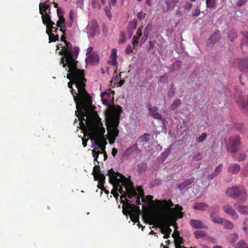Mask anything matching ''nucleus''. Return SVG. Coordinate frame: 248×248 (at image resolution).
Masks as SVG:
<instances>
[{"mask_svg":"<svg viewBox=\"0 0 248 248\" xmlns=\"http://www.w3.org/2000/svg\"><path fill=\"white\" fill-rule=\"evenodd\" d=\"M223 168V165L222 164H220L215 169L214 173V176H217L220 172L221 171Z\"/></svg>","mask_w":248,"mask_h":248,"instance_id":"45","label":"nucleus"},{"mask_svg":"<svg viewBox=\"0 0 248 248\" xmlns=\"http://www.w3.org/2000/svg\"><path fill=\"white\" fill-rule=\"evenodd\" d=\"M155 202L158 204H161L163 206L166 208H170L174 206L173 202L171 200L166 201V200H156Z\"/></svg>","mask_w":248,"mask_h":248,"instance_id":"24","label":"nucleus"},{"mask_svg":"<svg viewBox=\"0 0 248 248\" xmlns=\"http://www.w3.org/2000/svg\"><path fill=\"white\" fill-rule=\"evenodd\" d=\"M202 154L199 153L194 156L193 159L197 161H200L202 158Z\"/></svg>","mask_w":248,"mask_h":248,"instance_id":"51","label":"nucleus"},{"mask_svg":"<svg viewBox=\"0 0 248 248\" xmlns=\"http://www.w3.org/2000/svg\"><path fill=\"white\" fill-rule=\"evenodd\" d=\"M110 182H115L118 184L121 183L125 188L128 193V197L132 199L134 197L136 198V203L137 204H140V199L141 198L142 202L147 203L146 201L144 198V192L143 189L141 187H137V191L139 193L138 195L135 190V187L133 186V183L131 180L126 178L122 174L118 172H116L113 170H111Z\"/></svg>","mask_w":248,"mask_h":248,"instance_id":"3","label":"nucleus"},{"mask_svg":"<svg viewBox=\"0 0 248 248\" xmlns=\"http://www.w3.org/2000/svg\"><path fill=\"white\" fill-rule=\"evenodd\" d=\"M117 49L113 48L111 50V54L110 55L109 63L112 66H115L117 64Z\"/></svg>","mask_w":248,"mask_h":248,"instance_id":"23","label":"nucleus"},{"mask_svg":"<svg viewBox=\"0 0 248 248\" xmlns=\"http://www.w3.org/2000/svg\"><path fill=\"white\" fill-rule=\"evenodd\" d=\"M142 26H141V27H140L137 32H136V34L135 35H134L133 36V38H134V39H138L139 40L141 36L142 35Z\"/></svg>","mask_w":248,"mask_h":248,"instance_id":"41","label":"nucleus"},{"mask_svg":"<svg viewBox=\"0 0 248 248\" xmlns=\"http://www.w3.org/2000/svg\"><path fill=\"white\" fill-rule=\"evenodd\" d=\"M65 46L62 47L59 54L63 55L61 59L62 67L67 65L68 73L66 78L70 80L68 87L73 96L77 109L80 106L85 111L92 107V101L90 94L85 89L87 80L85 77V71L78 66L76 60L79 53L78 47H73L71 44L65 41Z\"/></svg>","mask_w":248,"mask_h":248,"instance_id":"1","label":"nucleus"},{"mask_svg":"<svg viewBox=\"0 0 248 248\" xmlns=\"http://www.w3.org/2000/svg\"><path fill=\"white\" fill-rule=\"evenodd\" d=\"M174 242L175 246L178 245H182L184 244V239L182 237L178 236V238H174Z\"/></svg>","mask_w":248,"mask_h":248,"instance_id":"42","label":"nucleus"},{"mask_svg":"<svg viewBox=\"0 0 248 248\" xmlns=\"http://www.w3.org/2000/svg\"><path fill=\"white\" fill-rule=\"evenodd\" d=\"M60 28V31H62L63 34L65 33V30H66V26L65 25H62L61 27H59Z\"/></svg>","mask_w":248,"mask_h":248,"instance_id":"62","label":"nucleus"},{"mask_svg":"<svg viewBox=\"0 0 248 248\" xmlns=\"http://www.w3.org/2000/svg\"><path fill=\"white\" fill-rule=\"evenodd\" d=\"M94 179L95 180H98L100 185H104L105 181V176L101 173H99L97 175H94Z\"/></svg>","mask_w":248,"mask_h":248,"instance_id":"30","label":"nucleus"},{"mask_svg":"<svg viewBox=\"0 0 248 248\" xmlns=\"http://www.w3.org/2000/svg\"><path fill=\"white\" fill-rule=\"evenodd\" d=\"M179 2V0H168L166 1V9L167 11L173 9L176 4Z\"/></svg>","mask_w":248,"mask_h":248,"instance_id":"26","label":"nucleus"},{"mask_svg":"<svg viewBox=\"0 0 248 248\" xmlns=\"http://www.w3.org/2000/svg\"><path fill=\"white\" fill-rule=\"evenodd\" d=\"M244 227H243V230L245 231V233L248 235V218L245 220L244 222Z\"/></svg>","mask_w":248,"mask_h":248,"instance_id":"49","label":"nucleus"},{"mask_svg":"<svg viewBox=\"0 0 248 248\" xmlns=\"http://www.w3.org/2000/svg\"><path fill=\"white\" fill-rule=\"evenodd\" d=\"M146 108L148 110L149 115L154 118L155 119L162 120V115L157 112L158 108L155 106H152L150 103L146 104Z\"/></svg>","mask_w":248,"mask_h":248,"instance_id":"9","label":"nucleus"},{"mask_svg":"<svg viewBox=\"0 0 248 248\" xmlns=\"http://www.w3.org/2000/svg\"><path fill=\"white\" fill-rule=\"evenodd\" d=\"M234 63L237 64V67L240 71L248 75V60L247 59H236Z\"/></svg>","mask_w":248,"mask_h":248,"instance_id":"11","label":"nucleus"},{"mask_svg":"<svg viewBox=\"0 0 248 248\" xmlns=\"http://www.w3.org/2000/svg\"><path fill=\"white\" fill-rule=\"evenodd\" d=\"M241 35L242 36V39L240 44V47L241 49L243 50L244 46H248V31H242Z\"/></svg>","mask_w":248,"mask_h":248,"instance_id":"22","label":"nucleus"},{"mask_svg":"<svg viewBox=\"0 0 248 248\" xmlns=\"http://www.w3.org/2000/svg\"><path fill=\"white\" fill-rule=\"evenodd\" d=\"M145 17V14H144L143 12H140L138 13L137 17L139 20H141L142 19H144Z\"/></svg>","mask_w":248,"mask_h":248,"instance_id":"55","label":"nucleus"},{"mask_svg":"<svg viewBox=\"0 0 248 248\" xmlns=\"http://www.w3.org/2000/svg\"><path fill=\"white\" fill-rule=\"evenodd\" d=\"M235 208L240 214L243 215L248 214V206L241 205H239L238 207L235 206Z\"/></svg>","mask_w":248,"mask_h":248,"instance_id":"31","label":"nucleus"},{"mask_svg":"<svg viewBox=\"0 0 248 248\" xmlns=\"http://www.w3.org/2000/svg\"><path fill=\"white\" fill-rule=\"evenodd\" d=\"M237 37V33L235 30L232 29L229 31L228 37L231 42H232Z\"/></svg>","mask_w":248,"mask_h":248,"instance_id":"29","label":"nucleus"},{"mask_svg":"<svg viewBox=\"0 0 248 248\" xmlns=\"http://www.w3.org/2000/svg\"><path fill=\"white\" fill-rule=\"evenodd\" d=\"M139 42V40L138 39H134V38H133L132 39V45L134 47H135L136 45H138Z\"/></svg>","mask_w":248,"mask_h":248,"instance_id":"63","label":"nucleus"},{"mask_svg":"<svg viewBox=\"0 0 248 248\" xmlns=\"http://www.w3.org/2000/svg\"><path fill=\"white\" fill-rule=\"evenodd\" d=\"M83 119L85 121L86 124L85 125L82 123L84 133L87 134L90 138L94 140L95 144L98 146L96 149H100L101 151H96L95 149L92 150L94 160L97 161L99 155L105 151V145L107 144L104 138L105 129L103 126L101 119L98 116L95 117H87L86 120L84 118Z\"/></svg>","mask_w":248,"mask_h":248,"instance_id":"2","label":"nucleus"},{"mask_svg":"<svg viewBox=\"0 0 248 248\" xmlns=\"http://www.w3.org/2000/svg\"><path fill=\"white\" fill-rule=\"evenodd\" d=\"M111 9V6L109 5V7H106L105 8V12L106 13L107 16H108L109 19L111 18V14L110 13V9Z\"/></svg>","mask_w":248,"mask_h":248,"instance_id":"50","label":"nucleus"},{"mask_svg":"<svg viewBox=\"0 0 248 248\" xmlns=\"http://www.w3.org/2000/svg\"><path fill=\"white\" fill-rule=\"evenodd\" d=\"M194 180V178L191 177V178L185 181L184 182L180 183L178 185L177 187L180 191H182L183 189H185L193 183Z\"/></svg>","mask_w":248,"mask_h":248,"instance_id":"20","label":"nucleus"},{"mask_svg":"<svg viewBox=\"0 0 248 248\" xmlns=\"http://www.w3.org/2000/svg\"><path fill=\"white\" fill-rule=\"evenodd\" d=\"M57 13L59 18L64 17L63 12L60 8L57 9Z\"/></svg>","mask_w":248,"mask_h":248,"instance_id":"54","label":"nucleus"},{"mask_svg":"<svg viewBox=\"0 0 248 248\" xmlns=\"http://www.w3.org/2000/svg\"><path fill=\"white\" fill-rule=\"evenodd\" d=\"M118 152V151H117V149L115 148H113L112 149V152H111V154H112V155L113 156H115L117 153Z\"/></svg>","mask_w":248,"mask_h":248,"instance_id":"64","label":"nucleus"},{"mask_svg":"<svg viewBox=\"0 0 248 248\" xmlns=\"http://www.w3.org/2000/svg\"><path fill=\"white\" fill-rule=\"evenodd\" d=\"M122 112L120 106L109 107L105 111L106 123L108 133L113 140L118 136L119 131L117 128L120 119V114Z\"/></svg>","mask_w":248,"mask_h":248,"instance_id":"4","label":"nucleus"},{"mask_svg":"<svg viewBox=\"0 0 248 248\" xmlns=\"http://www.w3.org/2000/svg\"><path fill=\"white\" fill-rule=\"evenodd\" d=\"M240 170V166L237 163H231L228 168L229 172L232 174H237Z\"/></svg>","mask_w":248,"mask_h":248,"instance_id":"21","label":"nucleus"},{"mask_svg":"<svg viewBox=\"0 0 248 248\" xmlns=\"http://www.w3.org/2000/svg\"><path fill=\"white\" fill-rule=\"evenodd\" d=\"M137 27V23L136 22H130L129 23L128 29L131 28L133 30H135Z\"/></svg>","mask_w":248,"mask_h":248,"instance_id":"53","label":"nucleus"},{"mask_svg":"<svg viewBox=\"0 0 248 248\" xmlns=\"http://www.w3.org/2000/svg\"><path fill=\"white\" fill-rule=\"evenodd\" d=\"M190 225L195 229H207V226L205 225L202 221L198 219H191L189 221Z\"/></svg>","mask_w":248,"mask_h":248,"instance_id":"17","label":"nucleus"},{"mask_svg":"<svg viewBox=\"0 0 248 248\" xmlns=\"http://www.w3.org/2000/svg\"><path fill=\"white\" fill-rule=\"evenodd\" d=\"M99 173H101L100 167L98 165H95L94 167H93V170L92 174L94 176V175H97L99 174Z\"/></svg>","mask_w":248,"mask_h":248,"instance_id":"44","label":"nucleus"},{"mask_svg":"<svg viewBox=\"0 0 248 248\" xmlns=\"http://www.w3.org/2000/svg\"><path fill=\"white\" fill-rule=\"evenodd\" d=\"M93 50V48L91 46L89 47L86 50V55H90Z\"/></svg>","mask_w":248,"mask_h":248,"instance_id":"61","label":"nucleus"},{"mask_svg":"<svg viewBox=\"0 0 248 248\" xmlns=\"http://www.w3.org/2000/svg\"><path fill=\"white\" fill-rule=\"evenodd\" d=\"M136 151H138L139 153L141 152L140 150L139 149L138 145L137 143H134L128 148L126 149L124 152L123 155L124 156H129L133 154Z\"/></svg>","mask_w":248,"mask_h":248,"instance_id":"16","label":"nucleus"},{"mask_svg":"<svg viewBox=\"0 0 248 248\" xmlns=\"http://www.w3.org/2000/svg\"><path fill=\"white\" fill-rule=\"evenodd\" d=\"M129 201L127 200V202ZM123 213L126 216H130V218L134 223L139 222L141 211L139 206H136L128 202L124 203L122 206Z\"/></svg>","mask_w":248,"mask_h":248,"instance_id":"5","label":"nucleus"},{"mask_svg":"<svg viewBox=\"0 0 248 248\" xmlns=\"http://www.w3.org/2000/svg\"><path fill=\"white\" fill-rule=\"evenodd\" d=\"M218 210L219 207L214 209L210 214V218L214 223L222 224L223 218L217 214Z\"/></svg>","mask_w":248,"mask_h":248,"instance_id":"14","label":"nucleus"},{"mask_svg":"<svg viewBox=\"0 0 248 248\" xmlns=\"http://www.w3.org/2000/svg\"><path fill=\"white\" fill-rule=\"evenodd\" d=\"M220 38L221 36L219 31H217L212 35L209 39V41L211 43H215L217 41H218Z\"/></svg>","mask_w":248,"mask_h":248,"instance_id":"28","label":"nucleus"},{"mask_svg":"<svg viewBox=\"0 0 248 248\" xmlns=\"http://www.w3.org/2000/svg\"><path fill=\"white\" fill-rule=\"evenodd\" d=\"M241 143V138L239 136H232L229 139L227 149L231 153H235L238 150Z\"/></svg>","mask_w":248,"mask_h":248,"instance_id":"8","label":"nucleus"},{"mask_svg":"<svg viewBox=\"0 0 248 248\" xmlns=\"http://www.w3.org/2000/svg\"><path fill=\"white\" fill-rule=\"evenodd\" d=\"M144 218L150 224H154L157 221L156 217L154 215L151 214H148L146 215H144Z\"/></svg>","mask_w":248,"mask_h":248,"instance_id":"27","label":"nucleus"},{"mask_svg":"<svg viewBox=\"0 0 248 248\" xmlns=\"http://www.w3.org/2000/svg\"><path fill=\"white\" fill-rule=\"evenodd\" d=\"M111 170H113L112 169H110L108 171V175L109 176V182L112 185H115L117 186V187L116 189L117 190V191H118L120 194H121L122 195L121 196V202L124 203H125L124 202V201L122 200L123 198H125L126 197L128 196V193L127 192H125L123 190V187L122 186H124L121 183L118 184L115 182H112V183L110 182V172Z\"/></svg>","mask_w":248,"mask_h":248,"instance_id":"13","label":"nucleus"},{"mask_svg":"<svg viewBox=\"0 0 248 248\" xmlns=\"http://www.w3.org/2000/svg\"><path fill=\"white\" fill-rule=\"evenodd\" d=\"M44 24L46 25V33L49 36V43L56 42L59 40V35L57 34L54 35V33H52L50 30H52V25H54L55 23L53 22L47 16H44L43 18Z\"/></svg>","mask_w":248,"mask_h":248,"instance_id":"7","label":"nucleus"},{"mask_svg":"<svg viewBox=\"0 0 248 248\" xmlns=\"http://www.w3.org/2000/svg\"><path fill=\"white\" fill-rule=\"evenodd\" d=\"M147 168V164L145 163H139L137 166V171L139 173H142L146 170Z\"/></svg>","mask_w":248,"mask_h":248,"instance_id":"34","label":"nucleus"},{"mask_svg":"<svg viewBox=\"0 0 248 248\" xmlns=\"http://www.w3.org/2000/svg\"><path fill=\"white\" fill-rule=\"evenodd\" d=\"M47 1H45L44 2H41L39 4V12L40 14L42 15V18L43 23H44V16H47L49 18L51 19V17L50 16V5L48 4H46V2Z\"/></svg>","mask_w":248,"mask_h":248,"instance_id":"10","label":"nucleus"},{"mask_svg":"<svg viewBox=\"0 0 248 248\" xmlns=\"http://www.w3.org/2000/svg\"><path fill=\"white\" fill-rule=\"evenodd\" d=\"M172 236L173 238H178L180 236L179 232L177 231H175L172 234Z\"/></svg>","mask_w":248,"mask_h":248,"instance_id":"60","label":"nucleus"},{"mask_svg":"<svg viewBox=\"0 0 248 248\" xmlns=\"http://www.w3.org/2000/svg\"><path fill=\"white\" fill-rule=\"evenodd\" d=\"M223 210L225 213L233 217H237V214L232 207L229 204H225L223 207Z\"/></svg>","mask_w":248,"mask_h":248,"instance_id":"19","label":"nucleus"},{"mask_svg":"<svg viewBox=\"0 0 248 248\" xmlns=\"http://www.w3.org/2000/svg\"><path fill=\"white\" fill-rule=\"evenodd\" d=\"M111 193L112 194H113V196L116 198V199L118 200L119 194L118 193L117 190L114 188L111 190Z\"/></svg>","mask_w":248,"mask_h":248,"instance_id":"57","label":"nucleus"},{"mask_svg":"<svg viewBox=\"0 0 248 248\" xmlns=\"http://www.w3.org/2000/svg\"><path fill=\"white\" fill-rule=\"evenodd\" d=\"M235 248H248V245L243 239L240 240L234 245Z\"/></svg>","mask_w":248,"mask_h":248,"instance_id":"33","label":"nucleus"},{"mask_svg":"<svg viewBox=\"0 0 248 248\" xmlns=\"http://www.w3.org/2000/svg\"><path fill=\"white\" fill-rule=\"evenodd\" d=\"M236 102L238 106L245 112L248 114V100L243 96H240L236 99Z\"/></svg>","mask_w":248,"mask_h":248,"instance_id":"12","label":"nucleus"},{"mask_svg":"<svg viewBox=\"0 0 248 248\" xmlns=\"http://www.w3.org/2000/svg\"><path fill=\"white\" fill-rule=\"evenodd\" d=\"M246 155L245 154H240L239 156L236 158L237 161H243L246 159Z\"/></svg>","mask_w":248,"mask_h":248,"instance_id":"52","label":"nucleus"},{"mask_svg":"<svg viewBox=\"0 0 248 248\" xmlns=\"http://www.w3.org/2000/svg\"><path fill=\"white\" fill-rule=\"evenodd\" d=\"M227 195L232 199L239 198L240 201H245L248 197L247 193L243 187L232 186L228 187L226 191Z\"/></svg>","mask_w":248,"mask_h":248,"instance_id":"6","label":"nucleus"},{"mask_svg":"<svg viewBox=\"0 0 248 248\" xmlns=\"http://www.w3.org/2000/svg\"><path fill=\"white\" fill-rule=\"evenodd\" d=\"M248 0H239L237 3V6L238 7H241L245 4Z\"/></svg>","mask_w":248,"mask_h":248,"instance_id":"58","label":"nucleus"},{"mask_svg":"<svg viewBox=\"0 0 248 248\" xmlns=\"http://www.w3.org/2000/svg\"><path fill=\"white\" fill-rule=\"evenodd\" d=\"M59 20L57 22L56 26L57 27H61L62 25H65V18L64 17H62L61 18H59Z\"/></svg>","mask_w":248,"mask_h":248,"instance_id":"47","label":"nucleus"},{"mask_svg":"<svg viewBox=\"0 0 248 248\" xmlns=\"http://www.w3.org/2000/svg\"><path fill=\"white\" fill-rule=\"evenodd\" d=\"M86 61L92 65L97 64L99 61V56L96 52H93L89 56Z\"/></svg>","mask_w":248,"mask_h":248,"instance_id":"18","label":"nucleus"},{"mask_svg":"<svg viewBox=\"0 0 248 248\" xmlns=\"http://www.w3.org/2000/svg\"><path fill=\"white\" fill-rule=\"evenodd\" d=\"M126 40L125 33L124 31H121L120 32V37L119 39V43L123 44L124 42Z\"/></svg>","mask_w":248,"mask_h":248,"instance_id":"48","label":"nucleus"},{"mask_svg":"<svg viewBox=\"0 0 248 248\" xmlns=\"http://www.w3.org/2000/svg\"><path fill=\"white\" fill-rule=\"evenodd\" d=\"M181 103L182 102L180 99H176L170 105V109L172 110L176 109L181 104Z\"/></svg>","mask_w":248,"mask_h":248,"instance_id":"38","label":"nucleus"},{"mask_svg":"<svg viewBox=\"0 0 248 248\" xmlns=\"http://www.w3.org/2000/svg\"><path fill=\"white\" fill-rule=\"evenodd\" d=\"M239 235L236 233H232L229 234L227 236V240L230 243L233 245L234 246V244L237 241L238 239Z\"/></svg>","mask_w":248,"mask_h":248,"instance_id":"25","label":"nucleus"},{"mask_svg":"<svg viewBox=\"0 0 248 248\" xmlns=\"http://www.w3.org/2000/svg\"><path fill=\"white\" fill-rule=\"evenodd\" d=\"M98 25L94 20L91 21L90 24L88 26L89 35L90 37H93L97 32Z\"/></svg>","mask_w":248,"mask_h":248,"instance_id":"15","label":"nucleus"},{"mask_svg":"<svg viewBox=\"0 0 248 248\" xmlns=\"http://www.w3.org/2000/svg\"><path fill=\"white\" fill-rule=\"evenodd\" d=\"M208 206L207 204L203 202H198L194 204L193 208L195 210H204L205 208L207 207Z\"/></svg>","mask_w":248,"mask_h":248,"instance_id":"32","label":"nucleus"},{"mask_svg":"<svg viewBox=\"0 0 248 248\" xmlns=\"http://www.w3.org/2000/svg\"><path fill=\"white\" fill-rule=\"evenodd\" d=\"M206 5L207 8H212L216 5V0H205Z\"/></svg>","mask_w":248,"mask_h":248,"instance_id":"40","label":"nucleus"},{"mask_svg":"<svg viewBox=\"0 0 248 248\" xmlns=\"http://www.w3.org/2000/svg\"><path fill=\"white\" fill-rule=\"evenodd\" d=\"M150 29L151 27L149 25H147L145 27L144 31V35L141 39V42L144 43L147 39Z\"/></svg>","mask_w":248,"mask_h":248,"instance_id":"36","label":"nucleus"},{"mask_svg":"<svg viewBox=\"0 0 248 248\" xmlns=\"http://www.w3.org/2000/svg\"><path fill=\"white\" fill-rule=\"evenodd\" d=\"M92 5L93 8L100 9L101 7L98 0H92Z\"/></svg>","mask_w":248,"mask_h":248,"instance_id":"43","label":"nucleus"},{"mask_svg":"<svg viewBox=\"0 0 248 248\" xmlns=\"http://www.w3.org/2000/svg\"><path fill=\"white\" fill-rule=\"evenodd\" d=\"M194 234L197 239L203 238L206 236V232L204 231H197L194 232Z\"/></svg>","mask_w":248,"mask_h":248,"instance_id":"39","label":"nucleus"},{"mask_svg":"<svg viewBox=\"0 0 248 248\" xmlns=\"http://www.w3.org/2000/svg\"><path fill=\"white\" fill-rule=\"evenodd\" d=\"M150 134L148 133H144L142 136L139 137L138 139L140 142H145L147 143L150 140L149 137Z\"/></svg>","mask_w":248,"mask_h":248,"instance_id":"37","label":"nucleus"},{"mask_svg":"<svg viewBox=\"0 0 248 248\" xmlns=\"http://www.w3.org/2000/svg\"><path fill=\"white\" fill-rule=\"evenodd\" d=\"M200 13H201L200 9L199 7L198 6L195 9L194 12L192 14V16H198L200 15Z\"/></svg>","mask_w":248,"mask_h":248,"instance_id":"56","label":"nucleus"},{"mask_svg":"<svg viewBox=\"0 0 248 248\" xmlns=\"http://www.w3.org/2000/svg\"><path fill=\"white\" fill-rule=\"evenodd\" d=\"M222 224L225 229L228 230H232L234 227L233 224L231 221L227 219L223 220Z\"/></svg>","mask_w":248,"mask_h":248,"instance_id":"35","label":"nucleus"},{"mask_svg":"<svg viewBox=\"0 0 248 248\" xmlns=\"http://www.w3.org/2000/svg\"><path fill=\"white\" fill-rule=\"evenodd\" d=\"M126 53L129 54L133 52L132 48L130 45H129L125 49Z\"/></svg>","mask_w":248,"mask_h":248,"instance_id":"59","label":"nucleus"},{"mask_svg":"<svg viewBox=\"0 0 248 248\" xmlns=\"http://www.w3.org/2000/svg\"><path fill=\"white\" fill-rule=\"evenodd\" d=\"M207 136V134L206 133H203L200 135L197 139V141L198 142H202L203 141Z\"/></svg>","mask_w":248,"mask_h":248,"instance_id":"46","label":"nucleus"}]
</instances>
